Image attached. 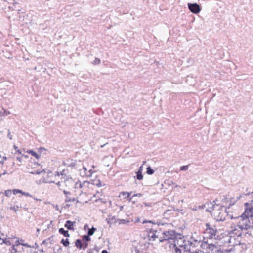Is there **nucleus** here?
<instances>
[{
  "instance_id": "obj_33",
  "label": "nucleus",
  "mask_w": 253,
  "mask_h": 253,
  "mask_svg": "<svg viewBox=\"0 0 253 253\" xmlns=\"http://www.w3.org/2000/svg\"><path fill=\"white\" fill-rule=\"evenodd\" d=\"M205 226L206 227V228L205 230L206 231H208V230H209L212 227V226H211V225L210 224V223H207L206 224Z\"/></svg>"
},
{
  "instance_id": "obj_37",
  "label": "nucleus",
  "mask_w": 253,
  "mask_h": 253,
  "mask_svg": "<svg viewBox=\"0 0 253 253\" xmlns=\"http://www.w3.org/2000/svg\"><path fill=\"white\" fill-rule=\"evenodd\" d=\"M75 165H76L75 161L72 160L71 162V163L69 164V166H70L71 167H74L75 166Z\"/></svg>"
},
{
  "instance_id": "obj_30",
  "label": "nucleus",
  "mask_w": 253,
  "mask_h": 253,
  "mask_svg": "<svg viewBox=\"0 0 253 253\" xmlns=\"http://www.w3.org/2000/svg\"><path fill=\"white\" fill-rule=\"evenodd\" d=\"M215 247H216L215 245H214V244L211 243V244H210L208 245V247L207 248L209 249H211V250H213V249Z\"/></svg>"
},
{
  "instance_id": "obj_21",
  "label": "nucleus",
  "mask_w": 253,
  "mask_h": 253,
  "mask_svg": "<svg viewBox=\"0 0 253 253\" xmlns=\"http://www.w3.org/2000/svg\"><path fill=\"white\" fill-rule=\"evenodd\" d=\"M146 172L149 175H151L154 173V170L150 167L147 168Z\"/></svg>"
},
{
  "instance_id": "obj_46",
  "label": "nucleus",
  "mask_w": 253,
  "mask_h": 253,
  "mask_svg": "<svg viewBox=\"0 0 253 253\" xmlns=\"http://www.w3.org/2000/svg\"><path fill=\"white\" fill-rule=\"evenodd\" d=\"M249 203V204H250V207H251V208H253V199Z\"/></svg>"
},
{
  "instance_id": "obj_57",
  "label": "nucleus",
  "mask_w": 253,
  "mask_h": 253,
  "mask_svg": "<svg viewBox=\"0 0 253 253\" xmlns=\"http://www.w3.org/2000/svg\"><path fill=\"white\" fill-rule=\"evenodd\" d=\"M206 205H207V204H205L201 206V208H202V209H204V208L206 207Z\"/></svg>"
},
{
  "instance_id": "obj_18",
  "label": "nucleus",
  "mask_w": 253,
  "mask_h": 253,
  "mask_svg": "<svg viewBox=\"0 0 253 253\" xmlns=\"http://www.w3.org/2000/svg\"><path fill=\"white\" fill-rule=\"evenodd\" d=\"M61 243H62L65 247H67L68 246H69L70 244L69 240L68 239H62L61 241Z\"/></svg>"
},
{
  "instance_id": "obj_31",
  "label": "nucleus",
  "mask_w": 253,
  "mask_h": 253,
  "mask_svg": "<svg viewBox=\"0 0 253 253\" xmlns=\"http://www.w3.org/2000/svg\"><path fill=\"white\" fill-rule=\"evenodd\" d=\"M19 207L18 205L14 206L13 207H11L10 209L11 210H14L15 211H16L18 210Z\"/></svg>"
},
{
  "instance_id": "obj_3",
  "label": "nucleus",
  "mask_w": 253,
  "mask_h": 253,
  "mask_svg": "<svg viewBox=\"0 0 253 253\" xmlns=\"http://www.w3.org/2000/svg\"><path fill=\"white\" fill-rule=\"evenodd\" d=\"M162 234L163 235V238L160 240V242L168 241L169 243L171 242L175 243L178 235V234L173 230L164 231L163 232Z\"/></svg>"
},
{
  "instance_id": "obj_40",
  "label": "nucleus",
  "mask_w": 253,
  "mask_h": 253,
  "mask_svg": "<svg viewBox=\"0 0 253 253\" xmlns=\"http://www.w3.org/2000/svg\"><path fill=\"white\" fill-rule=\"evenodd\" d=\"M95 184L99 187L102 186L101 182L99 180H98Z\"/></svg>"
},
{
  "instance_id": "obj_29",
  "label": "nucleus",
  "mask_w": 253,
  "mask_h": 253,
  "mask_svg": "<svg viewBox=\"0 0 253 253\" xmlns=\"http://www.w3.org/2000/svg\"><path fill=\"white\" fill-rule=\"evenodd\" d=\"M22 192H23V191H22L20 189H13V194H16L17 193L22 194Z\"/></svg>"
},
{
  "instance_id": "obj_53",
  "label": "nucleus",
  "mask_w": 253,
  "mask_h": 253,
  "mask_svg": "<svg viewBox=\"0 0 253 253\" xmlns=\"http://www.w3.org/2000/svg\"><path fill=\"white\" fill-rule=\"evenodd\" d=\"M61 181H58V182H57L56 183V184L58 186H60L61 185Z\"/></svg>"
},
{
  "instance_id": "obj_36",
  "label": "nucleus",
  "mask_w": 253,
  "mask_h": 253,
  "mask_svg": "<svg viewBox=\"0 0 253 253\" xmlns=\"http://www.w3.org/2000/svg\"><path fill=\"white\" fill-rule=\"evenodd\" d=\"M83 245V247L82 249L85 250L88 246V244L87 242H84Z\"/></svg>"
},
{
  "instance_id": "obj_61",
  "label": "nucleus",
  "mask_w": 253,
  "mask_h": 253,
  "mask_svg": "<svg viewBox=\"0 0 253 253\" xmlns=\"http://www.w3.org/2000/svg\"><path fill=\"white\" fill-rule=\"evenodd\" d=\"M35 246H36V248H38V245L37 243L35 244Z\"/></svg>"
},
{
  "instance_id": "obj_60",
  "label": "nucleus",
  "mask_w": 253,
  "mask_h": 253,
  "mask_svg": "<svg viewBox=\"0 0 253 253\" xmlns=\"http://www.w3.org/2000/svg\"><path fill=\"white\" fill-rule=\"evenodd\" d=\"M87 227H88V225H87V224L85 225L84 226V228L85 229H86L87 228Z\"/></svg>"
},
{
  "instance_id": "obj_9",
  "label": "nucleus",
  "mask_w": 253,
  "mask_h": 253,
  "mask_svg": "<svg viewBox=\"0 0 253 253\" xmlns=\"http://www.w3.org/2000/svg\"><path fill=\"white\" fill-rule=\"evenodd\" d=\"M142 166H141L139 169L136 172V178L138 180H141L143 179V176L142 174Z\"/></svg>"
},
{
  "instance_id": "obj_8",
  "label": "nucleus",
  "mask_w": 253,
  "mask_h": 253,
  "mask_svg": "<svg viewBox=\"0 0 253 253\" xmlns=\"http://www.w3.org/2000/svg\"><path fill=\"white\" fill-rule=\"evenodd\" d=\"M63 182H64L66 186H71L74 183L73 179L70 177H67L63 180Z\"/></svg>"
},
{
  "instance_id": "obj_26",
  "label": "nucleus",
  "mask_w": 253,
  "mask_h": 253,
  "mask_svg": "<svg viewBox=\"0 0 253 253\" xmlns=\"http://www.w3.org/2000/svg\"><path fill=\"white\" fill-rule=\"evenodd\" d=\"M229 201V200H228V198L224 196H223L221 199V202L223 204H227Z\"/></svg>"
},
{
  "instance_id": "obj_50",
  "label": "nucleus",
  "mask_w": 253,
  "mask_h": 253,
  "mask_svg": "<svg viewBox=\"0 0 253 253\" xmlns=\"http://www.w3.org/2000/svg\"><path fill=\"white\" fill-rule=\"evenodd\" d=\"M85 183H88L87 181H84L83 183H81L80 184V187L81 188L83 187Z\"/></svg>"
},
{
  "instance_id": "obj_41",
  "label": "nucleus",
  "mask_w": 253,
  "mask_h": 253,
  "mask_svg": "<svg viewBox=\"0 0 253 253\" xmlns=\"http://www.w3.org/2000/svg\"><path fill=\"white\" fill-rule=\"evenodd\" d=\"M7 137L9 138L10 140H12V135H11L10 130H8V134H7Z\"/></svg>"
},
{
  "instance_id": "obj_32",
  "label": "nucleus",
  "mask_w": 253,
  "mask_h": 253,
  "mask_svg": "<svg viewBox=\"0 0 253 253\" xmlns=\"http://www.w3.org/2000/svg\"><path fill=\"white\" fill-rule=\"evenodd\" d=\"M13 147H14V149L15 150H16V152L15 153V154H16V153H18L19 154L22 155V152H21V150L18 148V147H17L16 145H14L13 146Z\"/></svg>"
},
{
  "instance_id": "obj_4",
  "label": "nucleus",
  "mask_w": 253,
  "mask_h": 253,
  "mask_svg": "<svg viewBox=\"0 0 253 253\" xmlns=\"http://www.w3.org/2000/svg\"><path fill=\"white\" fill-rule=\"evenodd\" d=\"M188 7L189 10L194 14H198L201 11L200 5L196 3H188Z\"/></svg>"
},
{
  "instance_id": "obj_42",
  "label": "nucleus",
  "mask_w": 253,
  "mask_h": 253,
  "mask_svg": "<svg viewBox=\"0 0 253 253\" xmlns=\"http://www.w3.org/2000/svg\"><path fill=\"white\" fill-rule=\"evenodd\" d=\"M151 238L153 239V240H155L156 238H158V236L156 235V233L153 234V235L151 236Z\"/></svg>"
},
{
  "instance_id": "obj_44",
  "label": "nucleus",
  "mask_w": 253,
  "mask_h": 253,
  "mask_svg": "<svg viewBox=\"0 0 253 253\" xmlns=\"http://www.w3.org/2000/svg\"><path fill=\"white\" fill-rule=\"evenodd\" d=\"M156 232H157V231H156V230H154V229H152V228H151V229H150L149 230V232H150V233H153V234H155V233H156Z\"/></svg>"
},
{
  "instance_id": "obj_27",
  "label": "nucleus",
  "mask_w": 253,
  "mask_h": 253,
  "mask_svg": "<svg viewBox=\"0 0 253 253\" xmlns=\"http://www.w3.org/2000/svg\"><path fill=\"white\" fill-rule=\"evenodd\" d=\"M207 204L209 207L208 208L206 209V211L208 212H211V210H213L212 206L210 204V203H207Z\"/></svg>"
},
{
  "instance_id": "obj_51",
  "label": "nucleus",
  "mask_w": 253,
  "mask_h": 253,
  "mask_svg": "<svg viewBox=\"0 0 253 253\" xmlns=\"http://www.w3.org/2000/svg\"><path fill=\"white\" fill-rule=\"evenodd\" d=\"M148 222L155 224L154 222H153L152 221H147V220H144L143 223H148Z\"/></svg>"
},
{
  "instance_id": "obj_28",
  "label": "nucleus",
  "mask_w": 253,
  "mask_h": 253,
  "mask_svg": "<svg viewBox=\"0 0 253 253\" xmlns=\"http://www.w3.org/2000/svg\"><path fill=\"white\" fill-rule=\"evenodd\" d=\"M188 169V165H185L180 167V169L182 171H186Z\"/></svg>"
},
{
  "instance_id": "obj_14",
  "label": "nucleus",
  "mask_w": 253,
  "mask_h": 253,
  "mask_svg": "<svg viewBox=\"0 0 253 253\" xmlns=\"http://www.w3.org/2000/svg\"><path fill=\"white\" fill-rule=\"evenodd\" d=\"M75 245L77 248L81 249L83 247L82 241L80 239H77L75 242Z\"/></svg>"
},
{
  "instance_id": "obj_58",
  "label": "nucleus",
  "mask_w": 253,
  "mask_h": 253,
  "mask_svg": "<svg viewBox=\"0 0 253 253\" xmlns=\"http://www.w3.org/2000/svg\"><path fill=\"white\" fill-rule=\"evenodd\" d=\"M7 174V171H6V170H4V172H3V173H1L2 175H5V174Z\"/></svg>"
},
{
  "instance_id": "obj_15",
  "label": "nucleus",
  "mask_w": 253,
  "mask_h": 253,
  "mask_svg": "<svg viewBox=\"0 0 253 253\" xmlns=\"http://www.w3.org/2000/svg\"><path fill=\"white\" fill-rule=\"evenodd\" d=\"M27 153L31 154L32 156L36 157L37 159H39L40 157V155L37 154L35 151L32 150H29L27 151Z\"/></svg>"
},
{
  "instance_id": "obj_59",
  "label": "nucleus",
  "mask_w": 253,
  "mask_h": 253,
  "mask_svg": "<svg viewBox=\"0 0 253 253\" xmlns=\"http://www.w3.org/2000/svg\"><path fill=\"white\" fill-rule=\"evenodd\" d=\"M193 241H194L195 243H199V242L197 240H196V239H193Z\"/></svg>"
},
{
  "instance_id": "obj_16",
  "label": "nucleus",
  "mask_w": 253,
  "mask_h": 253,
  "mask_svg": "<svg viewBox=\"0 0 253 253\" xmlns=\"http://www.w3.org/2000/svg\"><path fill=\"white\" fill-rule=\"evenodd\" d=\"M96 230V228L94 227H92L90 229H88V232H87V235H88L90 236L93 235L94 232Z\"/></svg>"
},
{
  "instance_id": "obj_25",
  "label": "nucleus",
  "mask_w": 253,
  "mask_h": 253,
  "mask_svg": "<svg viewBox=\"0 0 253 253\" xmlns=\"http://www.w3.org/2000/svg\"><path fill=\"white\" fill-rule=\"evenodd\" d=\"M75 201H76V198H71L69 197L68 196H66V199H65V202H74Z\"/></svg>"
},
{
  "instance_id": "obj_1",
  "label": "nucleus",
  "mask_w": 253,
  "mask_h": 253,
  "mask_svg": "<svg viewBox=\"0 0 253 253\" xmlns=\"http://www.w3.org/2000/svg\"><path fill=\"white\" fill-rule=\"evenodd\" d=\"M245 211L240 215L236 217L230 216V219H234V224L241 230L253 229V208L250 207L249 203H245Z\"/></svg>"
},
{
  "instance_id": "obj_13",
  "label": "nucleus",
  "mask_w": 253,
  "mask_h": 253,
  "mask_svg": "<svg viewBox=\"0 0 253 253\" xmlns=\"http://www.w3.org/2000/svg\"><path fill=\"white\" fill-rule=\"evenodd\" d=\"M172 252L173 253H181V250L176 246L174 243L172 244Z\"/></svg>"
},
{
  "instance_id": "obj_34",
  "label": "nucleus",
  "mask_w": 253,
  "mask_h": 253,
  "mask_svg": "<svg viewBox=\"0 0 253 253\" xmlns=\"http://www.w3.org/2000/svg\"><path fill=\"white\" fill-rule=\"evenodd\" d=\"M93 63L94 64H99L100 63V60L98 58H95Z\"/></svg>"
},
{
  "instance_id": "obj_2",
  "label": "nucleus",
  "mask_w": 253,
  "mask_h": 253,
  "mask_svg": "<svg viewBox=\"0 0 253 253\" xmlns=\"http://www.w3.org/2000/svg\"><path fill=\"white\" fill-rule=\"evenodd\" d=\"M218 200L216 199L213 202H210V204L212 206L213 212L211 215L216 221H223L226 219V217L228 216H230L226 211V209L223 205H220V204H217L216 202Z\"/></svg>"
},
{
  "instance_id": "obj_24",
  "label": "nucleus",
  "mask_w": 253,
  "mask_h": 253,
  "mask_svg": "<svg viewBox=\"0 0 253 253\" xmlns=\"http://www.w3.org/2000/svg\"><path fill=\"white\" fill-rule=\"evenodd\" d=\"M117 220H118L117 222H119V224H125L129 223L128 220H126L125 219H117Z\"/></svg>"
},
{
  "instance_id": "obj_17",
  "label": "nucleus",
  "mask_w": 253,
  "mask_h": 253,
  "mask_svg": "<svg viewBox=\"0 0 253 253\" xmlns=\"http://www.w3.org/2000/svg\"><path fill=\"white\" fill-rule=\"evenodd\" d=\"M131 193H132V192H121L120 194V195H122V196H124V198H128Z\"/></svg>"
},
{
  "instance_id": "obj_10",
  "label": "nucleus",
  "mask_w": 253,
  "mask_h": 253,
  "mask_svg": "<svg viewBox=\"0 0 253 253\" xmlns=\"http://www.w3.org/2000/svg\"><path fill=\"white\" fill-rule=\"evenodd\" d=\"M66 170L63 169L60 172H56V173L55 174V176H60L61 175L62 177L61 178V182H63V180L65 178H66L67 176H66V174L65 173Z\"/></svg>"
},
{
  "instance_id": "obj_38",
  "label": "nucleus",
  "mask_w": 253,
  "mask_h": 253,
  "mask_svg": "<svg viewBox=\"0 0 253 253\" xmlns=\"http://www.w3.org/2000/svg\"><path fill=\"white\" fill-rule=\"evenodd\" d=\"M22 194L23 195H25V196H28V197H32V196L30 193H29L28 192H25L23 191V192L22 193Z\"/></svg>"
},
{
  "instance_id": "obj_6",
  "label": "nucleus",
  "mask_w": 253,
  "mask_h": 253,
  "mask_svg": "<svg viewBox=\"0 0 253 253\" xmlns=\"http://www.w3.org/2000/svg\"><path fill=\"white\" fill-rule=\"evenodd\" d=\"M249 194H250V193H247L246 194H242L240 195V196H239L238 197H237L236 200H234V198H231L230 201H229V202H230V203H229L228 208H229L231 206L235 204V203L236 202V201H237L238 200L241 198L243 196L249 195Z\"/></svg>"
},
{
  "instance_id": "obj_35",
  "label": "nucleus",
  "mask_w": 253,
  "mask_h": 253,
  "mask_svg": "<svg viewBox=\"0 0 253 253\" xmlns=\"http://www.w3.org/2000/svg\"><path fill=\"white\" fill-rule=\"evenodd\" d=\"M142 194L141 193L134 194H133L132 197L130 198L129 201H131V200L132 197H142Z\"/></svg>"
},
{
  "instance_id": "obj_7",
  "label": "nucleus",
  "mask_w": 253,
  "mask_h": 253,
  "mask_svg": "<svg viewBox=\"0 0 253 253\" xmlns=\"http://www.w3.org/2000/svg\"><path fill=\"white\" fill-rule=\"evenodd\" d=\"M75 224V222H72L70 220L66 221L64 227L68 230H74L73 228L74 225Z\"/></svg>"
},
{
  "instance_id": "obj_22",
  "label": "nucleus",
  "mask_w": 253,
  "mask_h": 253,
  "mask_svg": "<svg viewBox=\"0 0 253 253\" xmlns=\"http://www.w3.org/2000/svg\"><path fill=\"white\" fill-rule=\"evenodd\" d=\"M7 160V157H6V156H3L1 160H0V168H2L3 167V165L4 163V161L5 160Z\"/></svg>"
},
{
  "instance_id": "obj_20",
  "label": "nucleus",
  "mask_w": 253,
  "mask_h": 253,
  "mask_svg": "<svg viewBox=\"0 0 253 253\" xmlns=\"http://www.w3.org/2000/svg\"><path fill=\"white\" fill-rule=\"evenodd\" d=\"M91 239L90 238V236L88 235H85L83 236L82 240L84 242H87L90 241Z\"/></svg>"
},
{
  "instance_id": "obj_43",
  "label": "nucleus",
  "mask_w": 253,
  "mask_h": 253,
  "mask_svg": "<svg viewBox=\"0 0 253 253\" xmlns=\"http://www.w3.org/2000/svg\"><path fill=\"white\" fill-rule=\"evenodd\" d=\"M17 160H18L19 162H22V156H17L16 157Z\"/></svg>"
},
{
  "instance_id": "obj_49",
  "label": "nucleus",
  "mask_w": 253,
  "mask_h": 253,
  "mask_svg": "<svg viewBox=\"0 0 253 253\" xmlns=\"http://www.w3.org/2000/svg\"><path fill=\"white\" fill-rule=\"evenodd\" d=\"M194 253H203V251L200 250H197L195 251Z\"/></svg>"
},
{
  "instance_id": "obj_56",
  "label": "nucleus",
  "mask_w": 253,
  "mask_h": 253,
  "mask_svg": "<svg viewBox=\"0 0 253 253\" xmlns=\"http://www.w3.org/2000/svg\"><path fill=\"white\" fill-rule=\"evenodd\" d=\"M188 251H189V252L190 253H194V252H195V251H192L191 249H190L188 250Z\"/></svg>"
},
{
  "instance_id": "obj_55",
  "label": "nucleus",
  "mask_w": 253,
  "mask_h": 253,
  "mask_svg": "<svg viewBox=\"0 0 253 253\" xmlns=\"http://www.w3.org/2000/svg\"><path fill=\"white\" fill-rule=\"evenodd\" d=\"M101 253H108L107 251L106 250H103L102 251Z\"/></svg>"
},
{
  "instance_id": "obj_47",
  "label": "nucleus",
  "mask_w": 253,
  "mask_h": 253,
  "mask_svg": "<svg viewBox=\"0 0 253 253\" xmlns=\"http://www.w3.org/2000/svg\"><path fill=\"white\" fill-rule=\"evenodd\" d=\"M39 150H40V152L42 153L43 151L46 150V149L43 147H40L39 148Z\"/></svg>"
},
{
  "instance_id": "obj_23",
  "label": "nucleus",
  "mask_w": 253,
  "mask_h": 253,
  "mask_svg": "<svg viewBox=\"0 0 253 253\" xmlns=\"http://www.w3.org/2000/svg\"><path fill=\"white\" fill-rule=\"evenodd\" d=\"M13 193V190H7L5 191L4 194L7 197H10Z\"/></svg>"
},
{
  "instance_id": "obj_11",
  "label": "nucleus",
  "mask_w": 253,
  "mask_h": 253,
  "mask_svg": "<svg viewBox=\"0 0 253 253\" xmlns=\"http://www.w3.org/2000/svg\"><path fill=\"white\" fill-rule=\"evenodd\" d=\"M106 220H107V222L109 224H113L116 223L118 221L117 219H116L115 216H112L108 217Z\"/></svg>"
},
{
  "instance_id": "obj_54",
  "label": "nucleus",
  "mask_w": 253,
  "mask_h": 253,
  "mask_svg": "<svg viewBox=\"0 0 253 253\" xmlns=\"http://www.w3.org/2000/svg\"><path fill=\"white\" fill-rule=\"evenodd\" d=\"M4 114L5 115H9L10 114V112L8 111H5Z\"/></svg>"
},
{
  "instance_id": "obj_5",
  "label": "nucleus",
  "mask_w": 253,
  "mask_h": 253,
  "mask_svg": "<svg viewBox=\"0 0 253 253\" xmlns=\"http://www.w3.org/2000/svg\"><path fill=\"white\" fill-rule=\"evenodd\" d=\"M207 232L209 234V238H212L213 236H215L216 235L217 230L215 225H212V227Z\"/></svg>"
},
{
  "instance_id": "obj_39",
  "label": "nucleus",
  "mask_w": 253,
  "mask_h": 253,
  "mask_svg": "<svg viewBox=\"0 0 253 253\" xmlns=\"http://www.w3.org/2000/svg\"><path fill=\"white\" fill-rule=\"evenodd\" d=\"M20 244L23 245V246H25V247H29V248H31V247L34 248V246L31 247L28 243H20Z\"/></svg>"
},
{
  "instance_id": "obj_12",
  "label": "nucleus",
  "mask_w": 253,
  "mask_h": 253,
  "mask_svg": "<svg viewBox=\"0 0 253 253\" xmlns=\"http://www.w3.org/2000/svg\"><path fill=\"white\" fill-rule=\"evenodd\" d=\"M59 232L61 234L63 235L66 237H70V234L68 230H65L63 228H61L59 229Z\"/></svg>"
},
{
  "instance_id": "obj_52",
  "label": "nucleus",
  "mask_w": 253,
  "mask_h": 253,
  "mask_svg": "<svg viewBox=\"0 0 253 253\" xmlns=\"http://www.w3.org/2000/svg\"><path fill=\"white\" fill-rule=\"evenodd\" d=\"M22 157H24L25 158H28L29 157V156L28 155H25V154L22 155Z\"/></svg>"
},
{
  "instance_id": "obj_62",
  "label": "nucleus",
  "mask_w": 253,
  "mask_h": 253,
  "mask_svg": "<svg viewBox=\"0 0 253 253\" xmlns=\"http://www.w3.org/2000/svg\"><path fill=\"white\" fill-rule=\"evenodd\" d=\"M107 144V143H106V144H104V145H101V148H103V147H104L106 144Z\"/></svg>"
},
{
  "instance_id": "obj_19",
  "label": "nucleus",
  "mask_w": 253,
  "mask_h": 253,
  "mask_svg": "<svg viewBox=\"0 0 253 253\" xmlns=\"http://www.w3.org/2000/svg\"><path fill=\"white\" fill-rule=\"evenodd\" d=\"M42 172H45V171L44 169H42L41 170H35L34 171L31 172L30 173L31 174H33L38 175V174H41Z\"/></svg>"
},
{
  "instance_id": "obj_48",
  "label": "nucleus",
  "mask_w": 253,
  "mask_h": 253,
  "mask_svg": "<svg viewBox=\"0 0 253 253\" xmlns=\"http://www.w3.org/2000/svg\"><path fill=\"white\" fill-rule=\"evenodd\" d=\"M63 193L66 195V196H67L68 194H70V192L69 191H67L66 190H63Z\"/></svg>"
},
{
  "instance_id": "obj_63",
  "label": "nucleus",
  "mask_w": 253,
  "mask_h": 253,
  "mask_svg": "<svg viewBox=\"0 0 253 253\" xmlns=\"http://www.w3.org/2000/svg\"><path fill=\"white\" fill-rule=\"evenodd\" d=\"M84 168V171H86V168L85 167H84V168Z\"/></svg>"
},
{
  "instance_id": "obj_45",
  "label": "nucleus",
  "mask_w": 253,
  "mask_h": 253,
  "mask_svg": "<svg viewBox=\"0 0 253 253\" xmlns=\"http://www.w3.org/2000/svg\"><path fill=\"white\" fill-rule=\"evenodd\" d=\"M189 246H192L193 247H196V245L191 241H189Z\"/></svg>"
},
{
  "instance_id": "obj_64",
  "label": "nucleus",
  "mask_w": 253,
  "mask_h": 253,
  "mask_svg": "<svg viewBox=\"0 0 253 253\" xmlns=\"http://www.w3.org/2000/svg\"><path fill=\"white\" fill-rule=\"evenodd\" d=\"M37 232H39V231H40V229H39V228H38V229H37Z\"/></svg>"
}]
</instances>
